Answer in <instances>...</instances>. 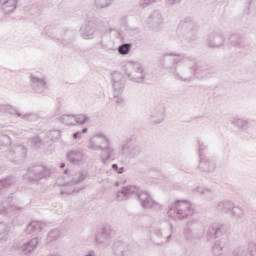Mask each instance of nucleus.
<instances>
[{
	"label": "nucleus",
	"instance_id": "7ed1b4c3",
	"mask_svg": "<svg viewBox=\"0 0 256 256\" xmlns=\"http://www.w3.org/2000/svg\"><path fill=\"white\" fill-rule=\"evenodd\" d=\"M113 169H117V164L112 165Z\"/></svg>",
	"mask_w": 256,
	"mask_h": 256
},
{
	"label": "nucleus",
	"instance_id": "f03ea898",
	"mask_svg": "<svg viewBox=\"0 0 256 256\" xmlns=\"http://www.w3.org/2000/svg\"><path fill=\"white\" fill-rule=\"evenodd\" d=\"M8 3H11L14 7H17V2L15 0H9Z\"/></svg>",
	"mask_w": 256,
	"mask_h": 256
},
{
	"label": "nucleus",
	"instance_id": "f257e3e1",
	"mask_svg": "<svg viewBox=\"0 0 256 256\" xmlns=\"http://www.w3.org/2000/svg\"><path fill=\"white\" fill-rule=\"evenodd\" d=\"M129 49H131V45L123 44L122 46H120L118 48V51H119L120 55H127V53H129Z\"/></svg>",
	"mask_w": 256,
	"mask_h": 256
}]
</instances>
